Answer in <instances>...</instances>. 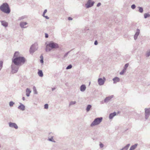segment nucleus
<instances>
[{
  "instance_id": "nucleus-1",
  "label": "nucleus",
  "mask_w": 150,
  "mask_h": 150,
  "mask_svg": "<svg viewBox=\"0 0 150 150\" xmlns=\"http://www.w3.org/2000/svg\"><path fill=\"white\" fill-rule=\"evenodd\" d=\"M25 61V58L23 57H16L12 59V62L15 64L20 66L21 64H24Z\"/></svg>"
},
{
  "instance_id": "nucleus-2",
  "label": "nucleus",
  "mask_w": 150,
  "mask_h": 150,
  "mask_svg": "<svg viewBox=\"0 0 150 150\" xmlns=\"http://www.w3.org/2000/svg\"><path fill=\"white\" fill-rule=\"evenodd\" d=\"M1 10L7 14L9 13L11 11V10L8 4L6 3H3L0 6Z\"/></svg>"
},
{
  "instance_id": "nucleus-3",
  "label": "nucleus",
  "mask_w": 150,
  "mask_h": 150,
  "mask_svg": "<svg viewBox=\"0 0 150 150\" xmlns=\"http://www.w3.org/2000/svg\"><path fill=\"white\" fill-rule=\"evenodd\" d=\"M102 117H98L95 119L91 124V126L93 127L99 124L102 122Z\"/></svg>"
},
{
  "instance_id": "nucleus-4",
  "label": "nucleus",
  "mask_w": 150,
  "mask_h": 150,
  "mask_svg": "<svg viewBox=\"0 0 150 150\" xmlns=\"http://www.w3.org/2000/svg\"><path fill=\"white\" fill-rule=\"evenodd\" d=\"M19 65L12 64L11 65V73L12 74L16 73L18 71L19 68Z\"/></svg>"
},
{
  "instance_id": "nucleus-5",
  "label": "nucleus",
  "mask_w": 150,
  "mask_h": 150,
  "mask_svg": "<svg viewBox=\"0 0 150 150\" xmlns=\"http://www.w3.org/2000/svg\"><path fill=\"white\" fill-rule=\"evenodd\" d=\"M47 46L52 49H56L59 47L58 44L56 43L53 42H50L49 44H47Z\"/></svg>"
},
{
  "instance_id": "nucleus-6",
  "label": "nucleus",
  "mask_w": 150,
  "mask_h": 150,
  "mask_svg": "<svg viewBox=\"0 0 150 150\" xmlns=\"http://www.w3.org/2000/svg\"><path fill=\"white\" fill-rule=\"evenodd\" d=\"M150 115V108L145 109V117L146 120L148 119Z\"/></svg>"
},
{
  "instance_id": "nucleus-7",
  "label": "nucleus",
  "mask_w": 150,
  "mask_h": 150,
  "mask_svg": "<svg viewBox=\"0 0 150 150\" xmlns=\"http://www.w3.org/2000/svg\"><path fill=\"white\" fill-rule=\"evenodd\" d=\"M94 3V1H92L91 0H88L87 3L85 4V6L87 8H88L93 6Z\"/></svg>"
},
{
  "instance_id": "nucleus-8",
  "label": "nucleus",
  "mask_w": 150,
  "mask_h": 150,
  "mask_svg": "<svg viewBox=\"0 0 150 150\" xmlns=\"http://www.w3.org/2000/svg\"><path fill=\"white\" fill-rule=\"evenodd\" d=\"M106 80L105 77H103V79L101 78H99L98 80V84L99 86L103 85Z\"/></svg>"
},
{
  "instance_id": "nucleus-9",
  "label": "nucleus",
  "mask_w": 150,
  "mask_h": 150,
  "mask_svg": "<svg viewBox=\"0 0 150 150\" xmlns=\"http://www.w3.org/2000/svg\"><path fill=\"white\" fill-rule=\"evenodd\" d=\"M38 49V47L37 45H32L30 47V53H33Z\"/></svg>"
},
{
  "instance_id": "nucleus-10",
  "label": "nucleus",
  "mask_w": 150,
  "mask_h": 150,
  "mask_svg": "<svg viewBox=\"0 0 150 150\" xmlns=\"http://www.w3.org/2000/svg\"><path fill=\"white\" fill-rule=\"evenodd\" d=\"M8 125L9 127L11 128H14L16 129H17L18 128V125L15 123L10 122L8 123Z\"/></svg>"
},
{
  "instance_id": "nucleus-11",
  "label": "nucleus",
  "mask_w": 150,
  "mask_h": 150,
  "mask_svg": "<svg viewBox=\"0 0 150 150\" xmlns=\"http://www.w3.org/2000/svg\"><path fill=\"white\" fill-rule=\"evenodd\" d=\"M19 104L20 105L18 107V109L22 111L25 110V106L21 103H20Z\"/></svg>"
},
{
  "instance_id": "nucleus-12",
  "label": "nucleus",
  "mask_w": 150,
  "mask_h": 150,
  "mask_svg": "<svg viewBox=\"0 0 150 150\" xmlns=\"http://www.w3.org/2000/svg\"><path fill=\"white\" fill-rule=\"evenodd\" d=\"M113 97V95H111L109 96L106 97L104 100V102L105 103H107L109 101H110L111 99Z\"/></svg>"
},
{
  "instance_id": "nucleus-13",
  "label": "nucleus",
  "mask_w": 150,
  "mask_h": 150,
  "mask_svg": "<svg viewBox=\"0 0 150 150\" xmlns=\"http://www.w3.org/2000/svg\"><path fill=\"white\" fill-rule=\"evenodd\" d=\"M140 33V30L138 29H137L136 30V32L134 35V39L135 40H136L138 38V35H139V33Z\"/></svg>"
},
{
  "instance_id": "nucleus-14",
  "label": "nucleus",
  "mask_w": 150,
  "mask_h": 150,
  "mask_svg": "<svg viewBox=\"0 0 150 150\" xmlns=\"http://www.w3.org/2000/svg\"><path fill=\"white\" fill-rule=\"evenodd\" d=\"M28 24L26 22H21L20 23V25L21 28H25L27 27V26H25Z\"/></svg>"
},
{
  "instance_id": "nucleus-15",
  "label": "nucleus",
  "mask_w": 150,
  "mask_h": 150,
  "mask_svg": "<svg viewBox=\"0 0 150 150\" xmlns=\"http://www.w3.org/2000/svg\"><path fill=\"white\" fill-rule=\"evenodd\" d=\"M112 80L113 81V83L115 84L120 82V79L117 77H115L112 79Z\"/></svg>"
},
{
  "instance_id": "nucleus-16",
  "label": "nucleus",
  "mask_w": 150,
  "mask_h": 150,
  "mask_svg": "<svg viewBox=\"0 0 150 150\" xmlns=\"http://www.w3.org/2000/svg\"><path fill=\"white\" fill-rule=\"evenodd\" d=\"M1 25L3 26L6 27L8 26V23L4 21H1Z\"/></svg>"
},
{
  "instance_id": "nucleus-17",
  "label": "nucleus",
  "mask_w": 150,
  "mask_h": 150,
  "mask_svg": "<svg viewBox=\"0 0 150 150\" xmlns=\"http://www.w3.org/2000/svg\"><path fill=\"white\" fill-rule=\"evenodd\" d=\"M86 88V86L85 85L83 84L80 86V91L82 92H83L85 90Z\"/></svg>"
},
{
  "instance_id": "nucleus-18",
  "label": "nucleus",
  "mask_w": 150,
  "mask_h": 150,
  "mask_svg": "<svg viewBox=\"0 0 150 150\" xmlns=\"http://www.w3.org/2000/svg\"><path fill=\"white\" fill-rule=\"evenodd\" d=\"M26 95L27 97H29L30 95V93L31 92V91L29 88H27L26 90Z\"/></svg>"
},
{
  "instance_id": "nucleus-19",
  "label": "nucleus",
  "mask_w": 150,
  "mask_h": 150,
  "mask_svg": "<svg viewBox=\"0 0 150 150\" xmlns=\"http://www.w3.org/2000/svg\"><path fill=\"white\" fill-rule=\"evenodd\" d=\"M116 112H114L113 113H111L109 116V118L110 119H112L116 115Z\"/></svg>"
},
{
  "instance_id": "nucleus-20",
  "label": "nucleus",
  "mask_w": 150,
  "mask_h": 150,
  "mask_svg": "<svg viewBox=\"0 0 150 150\" xmlns=\"http://www.w3.org/2000/svg\"><path fill=\"white\" fill-rule=\"evenodd\" d=\"M20 57V56L19 52L18 51H16L14 53L13 58L16 57Z\"/></svg>"
},
{
  "instance_id": "nucleus-21",
  "label": "nucleus",
  "mask_w": 150,
  "mask_h": 150,
  "mask_svg": "<svg viewBox=\"0 0 150 150\" xmlns=\"http://www.w3.org/2000/svg\"><path fill=\"white\" fill-rule=\"evenodd\" d=\"M137 145H138V144H134V145L132 146H131L129 150H134L137 147Z\"/></svg>"
},
{
  "instance_id": "nucleus-22",
  "label": "nucleus",
  "mask_w": 150,
  "mask_h": 150,
  "mask_svg": "<svg viewBox=\"0 0 150 150\" xmlns=\"http://www.w3.org/2000/svg\"><path fill=\"white\" fill-rule=\"evenodd\" d=\"M130 145V144H128L120 150H127Z\"/></svg>"
},
{
  "instance_id": "nucleus-23",
  "label": "nucleus",
  "mask_w": 150,
  "mask_h": 150,
  "mask_svg": "<svg viewBox=\"0 0 150 150\" xmlns=\"http://www.w3.org/2000/svg\"><path fill=\"white\" fill-rule=\"evenodd\" d=\"M38 74L39 76L40 77H42L43 76V73L42 71L41 70H39L38 72Z\"/></svg>"
},
{
  "instance_id": "nucleus-24",
  "label": "nucleus",
  "mask_w": 150,
  "mask_h": 150,
  "mask_svg": "<svg viewBox=\"0 0 150 150\" xmlns=\"http://www.w3.org/2000/svg\"><path fill=\"white\" fill-rule=\"evenodd\" d=\"M53 138V137L52 136L50 138H49L47 140L50 141L54 143H55L56 142L55 140H54Z\"/></svg>"
},
{
  "instance_id": "nucleus-25",
  "label": "nucleus",
  "mask_w": 150,
  "mask_h": 150,
  "mask_svg": "<svg viewBox=\"0 0 150 150\" xmlns=\"http://www.w3.org/2000/svg\"><path fill=\"white\" fill-rule=\"evenodd\" d=\"M33 93L34 94H38V92L37 91L36 88L35 86H33Z\"/></svg>"
},
{
  "instance_id": "nucleus-26",
  "label": "nucleus",
  "mask_w": 150,
  "mask_h": 150,
  "mask_svg": "<svg viewBox=\"0 0 150 150\" xmlns=\"http://www.w3.org/2000/svg\"><path fill=\"white\" fill-rule=\"evenodd\" d=\"M91 108V105H88L86 108V110L87 112H88Z\"/></svg>"
},
{
  "instance_id": "nucleus-27",
  "label": "nucleus",
  "mask_w": 150,
  "mask_h": 150,
  "mask_svg": "<svg viewBox=\"0 0 150 150\" xmlns=\"http://www.w3.org/2000/svg\"><path fill=\"white\" fill-rule=\"evenodd\" d=\"M48 46H47V45L45 51L47 52H48L51 51V49L48 47Z\"/></svg>"
},
{
  "instance_id": "nucleus-28",
  "label": "nucleus",
  "mask_w": 150,
  "mask_h": 150,
  "mask_svg": "<svg viewBox=\"0 0 150 150\" xmlns=\"http://www.w3.org/2000/svg\"><path fill=\"white\" fill-rule=\"evenodd\" d=\"M144 18H145L150 17V15L148 13H145L144 15Z\"/></svg>"
},
{
  "instance_id": "nucleus-29",
  "label": "nucleus",
  "mask_w": 150,
  "mask_h": 150,
  "mask_svg": "<svg viewBox=\"0 0 150 150\" xmlns=\"http://www.w3.org/2000/svg\"><path fill=\"white\" fill-rule=\"evenodd\" d=\"M76 102L75 101H71L70 102L69 104V106H70L71 105H74L76 104Z\"/></svg>"
},
{
  "instance_id": "nucleus-30",
  "label": "nucleus",
  "mask_w": 150,
  "mask_h": 150,
  "mask_svg": "<svg viewBox=\"0 0 150 150\" xmlns=\"http://www.w3.org/2000/svg\"><path fill=\"white\" fill-rule=\"evenodd\" d=\"M138 8L139 9V12L141 13H142L143 11V8L142 7H139Z\"/></svg>"
},
{
  "instance_id": "nucleus-31",
  "label": "nucleus",
  "mask_w": 150,
  "mask_h": 150,
  "mask_svg": "<svg viewBox=\"0 0 150 150\" xmlns=\"http://www.w3.org/2000/svg\"><path fill=\"white\" fill-rule=\"evenodd\" d=\"M26 18V16H23L19 17L18 19V21L24 19L25 18Z\"/></svg>"
},
{
  "instance_id": "nucleus-32",
  "label": "nucleus",
  "mask_w": 150,
  "mask_h": 150,
  "mask_svg": "<svg viewBox=\"0 0 150 150\" xmlns=\"http://www.w3.org/2000/svg\"><path fill=\"white\" fill-rule=\"evenodd\" d=\"M70 52V51H68L64 54V55L63 57V59H65V58L67 57V56L68 54Z\"/></svg>"
},
{
  "instance_id": "nucleus-33",
  "label": "nucleus",
  "mask_w": 150,
  "mask_h": 150,
  "mask_svg": "<svg viewBox=\"0 0 150 150\" xmlns=\"http://www.w3.org/2000/svg\"><path fill=\"white\" fill-rule=\"evenodd\" d=\"M126 71V70L123 69V70H122V71L120 72V74L123 75L124 74V73Z\"/></svg>"
},
{
  "instance_id": "nucleus-34",
  "label": "nucleus",
  "mask_w": 150,
  "mask_h": 150,
  "mask_svg": "<svg viewBox=\"0 0 150 150\" xmlns=\"http://www.w3.org/2000/svg\"><path fill=\"white\" fill-rule=\"evenodd\" d=\"M14 103V102H13L12 101H11L9 102V106L10 107H12L13 106Z\"/></svg>"
},
{
  "instance_id": "nucleus-35",
  "label": "nucleus",
  "mask_w": 150,
  "mask_h": 150,
  "mask_svg": "<svg viewBox=\"0 0 150 150\" xmlns=\"http://www.w3.org/2000/svg\"><path fill=\"white\" fill-rule=\"evenodd\" d=\"M146 56L147 57H149L150 55V52L149 51H147L146 54Z\"/></svg>"
},
{
  "instance_id": "nucleus-36",
  "label": "nucleus",
  "mask_w": 150,
  "mask_h": 150,
  "mask_svg": "<svg viewBox=\"0 0 150 150\" xmlns=\"http://www.w3.org/2000/svg\"><path fill=\"white\" fill-rule=\"evenodd\" d=\"M128 66H129V64L128 63H127V64H125L123 69H125L126 70L127 69V67H128Z\"/></svg>"
},
{
  "instance_id": "nucleus-37",
  "label": "nucleus",
  "mask_w": 150,
  "mask_h": 150,
  "mask_svg": "<svg viewBox=\"0 0 150 150\" xmlns=\"http://www.w3.org/2000/svg\"><path fill=\"white\" fill-rule=\"evenodd\" d=\"M72 67V66L71 64H69V65L66 68L67 69H71Z\"/></svg>"
},
{
  "instance_id": "nucleus-38",
  "label": "nucleus",
  "mask_w": 150,
  "mask_h": 150,
  "mask_svg": "<svg viewBox=\"0 0 150 150\" xmlns=\"http://www.w3.org/2000/svg\"><path fill=\"white\" fill-rule=\"evenodd\" d=\"M40 58L41 59L40 60V62L42 63H43V57L42 56H41L40 57Z\"/></svg>"
},
{
  "instance_id": "nucleus-39",
  "label": "nucleus",
  "mask_w": 150,
  "mask_h": 150,
  "mask_svg": "<svg viewBox=\"0 0 150 150\" xmlns=\"http://www.w3.org/2000/svg\"><path fill=\"white\" fill-rule=\"evenodd\" d=\"M131 8L133 9H134L136 8L135 5L134 4L132 5L131 6Z\"/></svg>"
},
{
  "instance_id": "nucleus-40",
  "label": "nucleus",
  "mask_w": 150,
  "mask_h": 150,
  "mask_svg": "<svg viewBox=\"0 0 150 150\" xmlns=\"http://www.w3.org/2000/svg\"><path fill=\"white\" fill-rule=\"evenodd\" d=\"M48 108V104H45L44 105V108L47 109Z\"/></svg>"
},
{
  "instance_id": "nucleus-41",
  "label": "nucleus",
  "mask_w": 150,
  "mask_h": 150,
  "mask_svg": "<svg viewBox=\"0 0 150 150\" xmlns=\"http://www.w3.org/2000/svg\"><path fill=\"white\" fill-rule=\"evenodd\" d=\"M47 9L45 10L44 11L43 13V14H42L43 16H44V15H45V14L47 12Z\"/></svg>"
},
{
  "instance_id": "nucleus-42",
  "label": "nucleus",
  "mask_w": 150,
  "mask_h": 150,
  "mask_svg": "<svg viewBox=\"0 0 150 150\" xmlns=\"http://www.w3.org/2000/svg\"><path fill=\"white\" fill-rule=\"evenodd\" d=\"M99 145L100 148H102L104 146V145L102 143H100Z\"/></svg>"
},
{
  "instance_id": "nucleus-43",
  "label": "nucleus",
  "mask_w": 150,
  "mask_h": 150,
  "mask_svg": "<svg viewBox=\"0 0 150 150\" xmlns=\"http://www.w3.org/2000/svg\"><path fill=\"white\" fill-rule=\"evenodd\" d=\"M43 16L47 19H49V17L47 16H45V15H44V16Z\"/></svg>"
},
{
  "instance_id": "nucleus-44",
  "label": "nucleus",
  "mask_w": 150,
  "mask_h": 150,
  "mask_svg": "<svg viewBox=\"0 0 150 150\" xmlns=\"http://www.w3.org/2000/svg\"><path fill=\"white\" fill-rule=\"evenodd\" d=\"M45 37L46 38H48V34H47V33H45Z\"/></svg>"
},
{
  "instance_id": "nucleus-45",
  "label": "nucleus",
  "mask_w": 150,
  "mask_h": 150,
  "mask_svg": "<svg viewBox=\"0 0 150 150\" xmlns=\"http://www.w3.org/2000/svg\"><path fill=\"white\" fill-rule=\"evenodd\" d=\"M98 42L96 40L95 41L94 44L95 45H96L98 44Z\"/></svg>"
},
{
  "instance_id": "nucleus-46",
  "label": "nucleus",
  "mask_w": 150,
  "mask_h": 150,
  "mask_svg": "<svg viewBox=\"0 0 150 150\" xmlns=\"http://www.w3.org/2000/svg\"><path fill=\"white\" fill-rule=\"evenodd\" d=\"M101 5V3H98L97 4V7H99V6H100V5Z\"/></svg>"
},
{
  "instance_id": "nucleus-47",
  "label": "nucleus",
  "mask_w": 150,
  "mask_h": 150,
  "mask_svg": "<svg viewBox=\"0 0 150 150\" xmlns=\"http://www.w3.org/2000/svg\"><path fill=\"white\" fill-rule=\"evenodd\" d=\"M68 19L69 20H72V18L71 17H69L68 18Z\"/></svg>"
},
{
  "instance_id": "nucleus-48",
  "label": "nucleus",
  "mask_w": 150,
  "mask_h": 150,
  "mask_svg": "<svg viewBox=\"0 0 150 150\" xmlns=\"http://www.w3.org/2000/svg\"><path fill=\"white\" fill-rule=\"evenodd\" d=\"M22 100L23 101H24L25 100V97H23V98H22Z\"/></svg>"
},
{
  "instance_id": "nucleus-49",
  "label": "nucleus",
  "mask_w": 150,
  "mask_h": 150,
  "mask_svg": "<svg viewBox=\"0 0 150 150\" xmlns=\"http://www.w3.org/2000/svg\"><path fill=\"white\" fill-rule=\"evenodd\" d=\"M52 91L54 90L55 89V88H52Z\"/></svg>"
}]
</instances>
